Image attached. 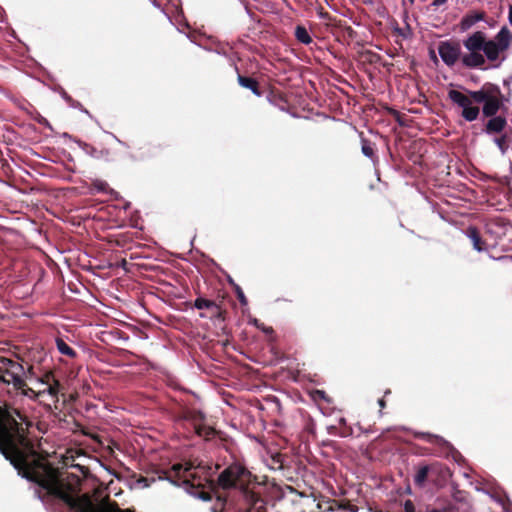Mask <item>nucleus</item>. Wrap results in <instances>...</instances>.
Returning a JSON list of instances; mask_svg holds the SVG:
<instances>
[{"label":"nucleus","mask_w":512,"mask_h":512,"mask_svg":"<svg viewBox=\"0 0 512 512\" xmlns=\"http://www.w3.org/2000/svg\"><path fill=\"white\" fill-rule=\"evenodd\" d=\"M31 423L16 408L0 405V452L18 470V473L39 486V498L62 503L76 512H131L122 510L99 489L92 493L81 491L78 475L60 471L37 456L27 437Z\"/></svg>","instance_id":"obj_1"},{"label":"nucleus","mask_w":512,"mask_h":512,"mask_svg":"<svg viewBox=\"0 0 512 512\" xmlns=\"http://www.w3.org/2000/svg\"><path fill=\"white\" fill-rule=\"evenodd\" d=\"M485 39V34L477 31L463 41L464 47L469 51V53L463 54L461 57L464 66L477 68L485 64V58L481 54Z\"/></svg>","instance_id":"obj_2"},{"label":"nucleus","mask_w":512,"mask_h":512,"mask_svg":"<svg viewBox=\"0 0 512 512\" xmlns=\"http://www.w3.org/2000/svg\"><path fill=\"white\" fill-rule=\"evenodd\" d=\"M172 472L179 479H182L183 484L192 496L202 501L212 499V494L209 491L200 488V483H195L196 471L191 465L175 464L172 467Z\"/></svg>","instance_id":"obj_3"},{"label":"nucleus","mask_w":512,"mask_h":512,"mask_svg":"<svg viewBox=\"0 0 512 512\" xmlns=\"http://www.w3.org/2000/svg\"><path fill=\"white\" fill-rule=\"evenodd\" d=\"M512 34L507 27H502L493 39L486 40L482 51L484 58L489 61H497L510 46Z\"/></svg>","instance_id":"obj_4"},{"label":"nucleus","mask_w":512,"mask_h":512,"mask_svg":"<svg viewBox=\"0 0 512 512\" xmlns=\"http://www.w3.org/2000/svg\"><path fill=\"white\" fill-rule=\"evenodd\" d=\"M248 476L249 472L245 467L239 463H234L220 473L218 483L223 489L243 486Z\"/></svg>","instance_id":"obj_5"},{"label":"nucleus","mask_w":512,"mask_h":512,"mask_svg":"<svg viewBox=\"0 0 512 512\" xmlns=\"http://www.w3.org/2000/svg\"><path fill=\"white\" fill-rule=\"evenodd\" d=\"M449 99L462 109L461 116L469 122H472L478 118L479 108L472 104V99L467 95L458 90H450L448 92Z\"/></svg>","instance_id":"obj_6"},{"label":"nucleus","mask_w":512,"mask_h":512,"mask_svg":"<svg viewBox=\"0 0 512 512\" xmlns=\"http://www.w3.org/2000/svg\"><path fill=\"white\" fill-rule=\"evenodd\" d=\"M438 53L442 61L450 67L462 57L460 45L449 41L440 43Z\"/></svg>","instance_id":"obj_7"},{"label":"nucleus","mask_w":512,"mask_h":512,"mask_svg":"<svg viewBox=\"0 0 512 512\" xmlns=\"http://www.w3.org/2000/svg\"><path fill=\"white\" fill-rule=\"evenodd\" d=\"M499 96H500V92L498 90L493 91L489 95L488 99L483 104V114L485 116L492 117L497 114V112L499 111L500 106H501V101H500Z\"/></svg>","instance_id":"obj_8"},{"label":"nucleus","mask_w":512,"mask_h":512,"mask_svg":"<svg viewBox=\"0 0 512 512\" xmlns=\"http://www.w3.org/2000/svg\"><path fill=\"white\" fill-rule=\"evenodd\" d=\"M39 383L44 387L38 391V395L47 393L53 398L57 397L60 384L50 374L46 375V380H39Z\"/></svg>","instance_id":"obj_9"},{"label":"nucleus","mask_w":512,"mask_h":512,"mask_svg":"<svg viewBox=\"0 0 512 512\" xmlns=\"http://www.w3.org/2000/svg\"><path fill=\"white\" fill-rule=\"evenodd\" d=\"M482 20H484V13L473 11L461 19L459 28L462 32H465Z\"/></svg>","instance_id":"obj_10"},{"label":"nucleus","mask_w":512,"mask_h":512,"mask_svg":"<svg viewBox=\"0 0 512 512\" xmlns=\"http://www.w3.org/2000/svg\"><path fill=\"white\" fill-rule=\"evenodd\" d=\"M466 236L471 240L473 244V248L478 251L482 252L486 250L485 243L482 241L479 231L475 227H469L466 230Z\"/></svg>","instance_id":"obj_11"},{"label":"nucleus","mask_w":512,"mask_h":512,"mask_svg":"<svg viewBox=\"0 0 512 512\" xmlns=\"http://www.w3.org/2000/svg\"><path fill=\"white\" fill-rule=\"evenodd\" d=\"M506 125V120L503 117L497 116L493 117L488 121L486 125V131L488 133H498L501 132Z\"/></svg>","instance_id":"obj_12"},{"label":"nucleus","mask_w":512,"mask_h":512,"mask_svg":"<svg viewBox=\"0 0 512 512\" xmlns=\"http://www.w3.org/2000/svg\"><path fill=\"white\" fill-rule=\"evenodd\" d=\"M421 436L429 443L439 446L443 451H448L451 447L450 444L443 438L428 433H422Z\"/></svg>","instance_id":"obj_13"},{"label":"nucleus","mask_w":512,"mask_h":512,"mask_svg":"<svg viewBox=\"0 0 512 512\" xmlns=\"http://www.w3.org/2000/svg\"><path fill=\"white\" fill-rule=\"evenodd\" d=\"M238 82L242 87L250 89L255 95H260V91L258 90V83L255 79L239 75Z\"/></svg>","instance_id":"obj_14"},{"label":"nucleus","mask_w":512,"mask_h":512,"mask_svg":"<svg viewBox=\"0 0 512 512\" xmlns=\"http://www.w3.org/2000/svg\"><path fill=\"white\" fill-rule=\"evenodd\" d=\"M91 192L113 194L114 191L109 187L108 183L103 180H94L91 184Z\"/></svg>","instance_id":"obj_15"},{"label":"nucleus","mask_w":512,"mask_h":512,"mask_svg":"<svg viewBox=\"0 0 512 512\" xmlns=\"http://www.w3.org/2000/svg\"><path fill=\"white\" fill-rule=\"evenodd\" d=\"M56 346L61 354L66 355L70 358H74L76 356V352L63 339L57 338Z\"/></svg>","instance_id":"obj_16"},{"label":"nucleus","mask_w":512,"mask_h":512,"mask_svg":"<svg viewBox=\"0 0 512 512\" xmlns=\"http://www.w3.org/2000/svg\"><path fill=\"white\" fill-rule=\"evenodd\" d=\"M295 37L296 39L303 44H310L312 42V38L309 35L307 29L303 26H297L295 29Z\"/></svg>","instance_id":"obj_17"},{"label":"nucleus","mask_w":512,"mask_h":512,"mask_svg":"<svg viewBox=\"0 0 512 512\" xmlns=\"http://www.w3.org/2000/svg\"><path fill=\"white\" fill-rule=\"evenodd\" d=\"M492 92H488V91H485V90H478V91H471L469 92V97L472 99V104L475 102V103H478V104H481V103H485V101L488 99L489 95L491 94Z\"/></svg>","instance_id":"obj_18"},{"label":"nucleus","mask_w":512,"mask_h":512,"mask_svg":"<svg viewBox=\"0 0 512 512\" xmlns=\"http://www.w3.org/2000/svg\"><path fill=\"white\" fill-rule=\"evenodd\" d=\"M428 472H429V466H423L421 467L415 477H414V482L416 485L418 486H423L426 479H427V476H428Z\"/></svg>","instance_id":"obj_19"},{"label":"nucleus","mask_w":512,"mask_h":512,"mask_svg":"<svg viewBox=\"0 0 512 512\" xmlns=\"http://www.w3.org/2000/svg\"><path fill=\"white\" fill-rule=\"evenodd\" d=\"M491 497L502 507L503 512H511L512 504L508 498L500 495H492Z\"/></svg>","instance_id":"obj_20"},{"label":"nucleus","mask_w":512,"mask_h":512,"mask_svg":"<svg viewBox=\"0 0 512 512\" xmlns=\"http://www.w3.org/2000/svg\"><path fill=\"white\" fill-rule=\"evenodd\" d=\"M214 306V302L213 301H210V300H207V299H203V298H198L195 300V307L197 309H208V308H211Z\"/></svg>","instance_id":"obj_21"},{"label":"nucleus","mask_w":512,"mask_h":512,"mask_svg":"<svg viewBox=\"0 0 512 512\" xmlns=\"http://www.w3.org/2000/svg\"><path fill=\"white\" fill-rule=\"evenodd\" d=\"M495 143L503 154L506 153L508 149V142L506 136L495 138Z\"/></svg>","instance_id":"obj_22"},{"label":"nucleus","mask_w":512,"mask_h":512,"mask_svg":"<svg viewBox=\"0 0 512 512\" xmlns=\"http://www.w3.org/2000/svg\"><path fill=\"white\" fill-rule=\"evenodd\" d=\"M362 153L369 157V158H372L374 156V150L372 148V146L370 145L369 142L367 141H363L362 143Z\"/></svg>","instance_id":"obj_23"},{"label":"nucleus","mask_w":512,"mask_h":512,"mask_svg":"<svg viewBox=\"0 0 512 512\" xmlns=\"http://www.w3.org/2000/svg\"><path fill=\"white\" fill-rule=\"evenodd\" d=\"M236 292L240 303L244 305L247 304V299L240 287L237 286Z\"/></svg>","instance_id":"obj_24"},{"label":"nucleus","mask_w":512,"mask_h":512,"mask_svg":"<svg viewBox=\"0 0 512 512\" xmlns=\"http://www.w3.org/2000/svg\"><path fill=\"white\" fill-rule=\"evenodd\" d=\"M447 1L448 0H433L432 5L438 7L445 4Z\"/></svg>","instance_id":"obj_25"},{"label":"nucleus","mask_w":512,"mask_h":512,"mask_svg":"<svg viewBox=\"0 0 512 512\" xmlns=\"http://www.w3.org/2000/svg\"><path fill=\"white\" fill-rule=\"evenodd\" d=\"M508 20L509 23L512 25V6L509 7Z\"/></svg>","instance_id":"obj_26"},{"label":"nucleus","mask_w":512,"mask_h":512,"mask_svg":"<svg viewBox=\"0 0 512 512\" xmlns=\"http://www.w3.org/2000/svg\"><path fill=\"white\" fill-rule=\"evenodd\" d=\"M62 97L68 102L72 101V99L70 98V96H68L66 92H63Z\"/></svg>","instance_id":"obj_27"},{"label":"nucleus","mask_w":512,"mask_h":512,"mask_svg":"<svg viewBox=\"0 0 512 512\" xmlns=\"http://www.w3.org/2000/svg\"><path fill=\"white\" fill-rule=\"evenodd\" d=\"M378 404H379V406H380L381 408H384V407H385V401H384V399H379Z\"/></svg>","instance_id":"obj_28"},{"label":"nucleus","mask_w":512,"mask_h":512,"mask_svg":"<svg viewBox=\"0 0 512 512\" xmlns=\"http://www.w3.org/2000/svg\"><path fill=\"white\" fill-rule=\"evenodd\" d=\"M508 186L512 190V178L508 181Z\"/></svg>","instance_id":"obj_29"},{"label":"nucleus","mask_w":512,"mask_h":512,"mask_svg":"<svg viewBox=\"0 0 512 512\" xmlns=\"http://www.w3.org/2000/svg\"><path fill=\"white\" fill-rule=\"evenodd\" d=\"M254 324L257 326V327H260L259 324H258V321L257 320H254Z\"/></svg>","instance_id":"obj_30"},{"label":"nucleus","mask_w":512,"mask_h":512,"mask_svg":"<svg viewBox=\"0 0 512 512\" xmlns=\"http://www.w3.org/2000/svg\"><path fill=\"white\" fill-rule=\"evenodd\" d=\"M141 481H143V482H147V479H142ZM145 486H148V484H147V483H145Z\"/></svg>","instance_id":"obj_31"},{"label":"nucleus","mask_w":512,"mask_h":512,"mask_svg":"<svg viewBox=\"0 0 512 512\" xmlns=\"http://www.w3.org/2000/svg\"><path fill=\"white\" fill-rule=\"evenodd\" d=\"M262 329H263L265 332H270V331H271V329H264V328H262Z\"/></svg>","instance_id":"obj_32"},{"label":"nucleus","mask_w":512,"mask_h":512,"mask_svg":"<svg viewBox=\"0 0 512 512\" xmlns=\"http://www.w3.org/2000/svg\"><path fill=\"white\" fill-rule=\"evenodd\" d=\"M410 2L412 3V2H413V0H410Z\"/></svg>","instance_id":"obj_33"}]
</instances>
